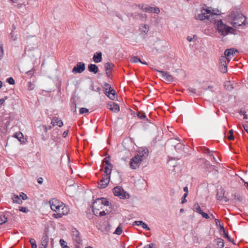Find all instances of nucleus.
I'll use <instances>...</instances> for the list:
<instances>
[{
    "label": "nucleus",
    "mask_w": 248,
    "mask_h": 248,
    "mask_svg": "<svg viewBox=\"0 0 248 248\" xmlns=\"http://www.w3.org/2000/svg\"><path fill=\"white\" fill-rule=\"evenodd\" d=\"M60 243L62 248L67 246L66 242L62 239H60Z\"/></svg>",
    "instance_id": "obj_49"
},
{
    "label": "nucleus",
    "mask_w": 248,
    "mask_h": 248,
    "mask_svg": "<svg viewBox=\"0 0 248 248\" xmlns=\"http://www.w3.org/2000/svg\"><path fill=\"white\" fill-rule=\"evenodd\" d=\"M85 63L82 62H78L72 69V72L75 74L81 73L85 70Z\"/></svg>",
    "instance_id": "obj_10"
},
{
    "label": "nucleus",
    "mask_w": 248,
    "mask_h": 248,
    "mask_svg": "<svg viewBox=\"0 0 248 248\" xmlns=\"http://www.w3.org/2000/svg\"><path fill=\"white\" fill-rule=\"evenodd\" d=\"M12 200L14 202L21 204L22 202V200H21L20 198L16 195H14L13 196Z\"/></svg>",
    "instance_id": "obj_24"
},
{
    "label": "nucleus",
    "mask_w": 248,
    "mask_h": 248,
    "mask_svg": "<svg viewBox=\"0 0 248 248\" xmlns=\"http://www.w3.org/2000/svg\"><path fill=\"white\" fill-rule=\"evenodd\" d=\"M109 202L107 199L105 198H100L96 199L93 203V211L94 212V210H99V208H102L100 206L102 205L105 206H109Z\"/></svg>",
    "instance_id": "obj_4"
},
{
    "label": "nucleus",
    "mask_w": 248,
    "mask_h": 248,
    "mask_svg": "<svg viewBox=\"0 0 248 248\" xmlns=\"http://www.w3.org/2000/svg\"><path fill=\"white\" fill-rule=\"evenodd\" d=\"M224 88L228 91H231L233 87L230 81H226L224 82Z\"/></svg>",
    "instance_id": "obj_23"
},
{
    "label": "nucleus",
    "mask_w": 248,
    "mask_h": 248,
    "mask_svg": "<svg viewBox=\"0 0 248 248\" xmlns=\"http://www.w3.org/2000/svg\"><path fill=\"white\" fill-rule=\"evenodd\" d=\"M135 114L139 119L144 121V123L151 124H153L155 123L153 119L151 118L150 116V119H149L143 111H138Z\"/></svg>",
    "instance_id": "obj_8"
},
{
    "label": "nucleus",
    "mask_w": 248,
    "mask_h": 248,
    "mask_svg": "<svg viewBox=\"0 0 248 248\" xmlns=\"http://www.w3.org/2000/svg\"><path fill=\"white\" fill-rule=\"evenodd\" d=\"M245 130L248 133V125H242Z\"/></svg>",
    "instance_id": "obj_64"
},
{
    "label": "nucleus",
    "mask_w": 248,
    "mask_h": 248,
    "mask_svg": "<svg viewBox=\"0 0 248 248\" xmlns=\"http://www.w3.org/2000/svg\"><path fill=\"white\" fill-rule=\"evenodd\" d=\"M7 96H5L4 97V98H1L0 99V106H1L3 104V103H4V101L6 99H7Z\"/></svg>",
    "instance_id": "obj_59"
},
{
    "label": "nucleus",
    "mask_w": 248,
    "mask_h": 248,
    "mask_svg": "<svg viewBox=\"0 0 248 248\" xmlns=\"http://www.w3.org/2000/svg\"><path fill=\"white\" fill-rule=\"evenodd\" d=\"M63 124L61 120L59 119L58 117H54L51 121L50 124Z\"/></svg>",
    "instance_id": "obj_29"
},
{
    "label": "nucleus",
    "mask_w": 248,
    "mask_h": 248,
    "mask_svg": "<svg viewBox=\"0 0 248 248\" xmlns=\"http://www.w3.org/2000/svg\"><path fill=\"white\" fill-rule=\"evenodd\" d=\"M160 12V10L158 8L155 7L153 8V11L152 13L158 14Z\"/></svg>",
    "instance_id": "obj_58"
},
{
    "label": "nucleus",
    "mask_w": 248,
    "mask_h": 248,
    "mask_svg": "<svg viewBox=\"0 0 248 248\" xmlns=\"http://www.w3.org/2000/svg\"><path fill=\"white\" fill-rule=\"evenodd\" d=\"M105 93L116 94L115 91L111 87H110L108 91H106V92H105Z\"/></svg>",
    "instance_id": "obj_51"
},
{
    "label": "nucleus",
    "mask_w": 248,
    "mask_h": 248,
    "mask_svg": "<svg viewBox=\"0 0 248 248\" xmlns=\"http://www.w3.org/2000/svg\"><path fill=\"white\" fill-rule=\"evenodd\" d=\"M178 142L176 144V145H174V148L176 150H180L182 149L183 147L184 146V145L180 143V141H178Z\"/></svg>",
    "instance_id": "obj_37"
},
{
    "label": "nucleus",
    "mask_w": 248,
    "mask_h": 248,
    "mask_svg": "<svg viewBox=\"0 0 248 248\" xmlns=\"http://www.w3.org/2000/svg\"><path fill=\"white\" fill-rule=\"evenodd\" d=\"M215 242L217 246V248H223L224 247V240L222 239L217 238L215 239Z\"/></svg>",
    "instance_id": "obj_19"
},
{
    "label": "nucleus",
    "mask_w": 248,
    "mask_h": 248,
    "mask_svg": "<svg viewBox=\"0 0 248 248\" xmlns=\"http://www.w3.org/2000/svg\"><path fill=\"white\" fill-rule=\"evenodd\" d=\"M34 89V85L31 82L28 83V89L29 90H32Z\"/></svg>",
    "instance_id": "obj_55"
},
{
    "label": "nucleus",
    "mask_w": 248,
    "mask_h": 248,
    "mask_svg": "<svg viewBox=\"0 0 248 248\" xmlns=\"http://www.w3.org/2000/svg\"><path fill=\"white\" fill-rule=\"evenodd\" d=\"M110 156L109 155L106 157L103 160V163H105L107 165H110Z\"/></svg>",
    "instance_id": "obj_39"
},
{
    "label": "nucleus",
    "mask_w": 248,
    "mask_h": 248,
    "mask_svg": "<svg viewBox=\"0 0 248 248\" xmlns=\"http://www.w3.org/2000/svg\"><path fill=\"white\" fill-rule=\"evenodd\" d=\"M235 202H240L242 201L243 197L239 193H234L232 195Z\"/></svg>",
    "instance_id": "obj_21"
},
{
    "label": "nucleus",
    "mask_w": 248,
    "mask_h": 248,
    "mask_svg": "<svg viewBox=\"0 0 248 248\" xmlns=\"http://www.w3.org/2000/svg\"><path fill=\"white\" fill-rule=\"evenodd\" d=\"M88 70L90 72L94 74H96L98 71V66L94 64H90L88 65Z\"/></svg>",
    "instance_id": "obj_18"
},
{
    "label": "nucleus",
    "mask_w": 248,
    "mask_h": 248,
    "mask_svg": "<svg viewBox=\"0 0 248 248\" xmlns=\"http://www.w3.org/2000/svg\"><path fill=\"white\" fill-rule=\"evenodd\" d=\"M201 214V215L202 216V217L203 218H204L208 219V218H209V217H209V216L207 214H206V213H205L203 212V211H202V213H201V214Z\"/></svg>",
    "instance_id": "obj_52"
},
{
    "label": "nucleus",
    "mask_w": 248,
    "mask_h": 248,
    "mask_svg": "<svg viewBox=\"0 0 248 248\" xmlns=\"http://www.w3.org/2000/svg\"><path fill=\"white\" fill-rule=\"evenodd\" d=\"M106 73L107 77L110 78L111 75V70L106 71Z\"/></svg>",
    "instance_id": "obj_62"
},
{
    "label": "nucleus",
    "mask_w": 248,
    "mask_h": 248,
    "mask_svg": "<svg viewBox=\"0 0 248 248\" xmlns=\"http://www.w3.org/2000/svg\"><path fill=\"white\" fill-rule=\"evenodd\" d=\"M200 149L201 151L206 154H210L211 152H212V151H210L209 148L205 147H201Z\"/></svg>",
    "instance_id": "obj_41"
},
{
    "label": "nucleus",
    "mask_w": 248,
    "mask_h": 248,
    "mask_svg": "<svg viewBox=\"0 0 248 248\" xmlns=\"http://www.w3.org/2000/svg\"><path fill=\"white\" fill-rule=\"evenodd\" d=\"M114 66V64L111 62H107L104 65L105 71L111 70L112 68Z\"/></svg>",
    "instance_id": "obj_25"
},
{
    "label": "nucleus",
    "mask_w": 248,
    "mask_h": 248,
    "mask_svg": "<svg viewBox=\"0 0 248 248\" xmlns=\"http://www.w3.org/2000/svg\"><path fill=\"white\" fill-rule=\"evenodd\" d=\"M143 10L146 12L152 13L153 11V7L151 6H147L145 8H142Z\"/></svg>",
    "instance_id": "obj_40"
},
{
    "label": "nucleus",
    "mask_w": 248,
    "mask_h": 248,
    "mask_svg": "<svg viewBox=\"0 0 248 248\" xmlns=\"http://www.w3.org/2000/svg\"><path fill=\"white\" fill-rule=\"evenodd\" d=\"M7 221V218L5 215H0V225Z\"/></svg>",
    "instance_id": "obj_33"
},
{
    "label": "nucleus",
    "mask_w": 248,
    "mask_h": 248,
    "mask_svg": "<svg viewBox=\"0 0 248 248\" xmlns=\"http://www.w3.org/2000/svg\"><path fill=\"white\" fill-rule=\"evenodd\" d=\"M19 210L20 212H23V213H27L29 212V210L28 208L26 207H21L19 208Z\"/></svg>",
    "instance_id": "obj_46"
},
{
    "label": "nucleus",
    "mask_w": 248,
    "mask_h": 248,
    "mask_svg": "<svg viewBox=\"0 0 248 248\" xmlns=\"http://www.w3.org/2000/svg\"><path fill=\"white\" fill-rule=\"evenodd\" d=\"M227 63L225 57H220L219 70L221 72L226 73L227 72Z\"/></svg>",
    "instance_id": "obj_11"
},
{
    "label": "nucleus",
    "mask_w": 248,
    "mask_h": 248,
    "mask_svg": "<svg viewBox=\"0 0 248 248\" xmlns=\"http://www.w3.org/2000/svg\"><path fill=\"white\" fill-rule=\"evenodd\" d=\"M205 165L206 166L207 168L210 167V166H212V165H211L210 162L209 161H207L206 160L205 162Z\"/></svg>",
    "instance_id": "obj_63"
},
{
    "label": "nucleus",
    "mask_w": 248,
    "mask_h": 248,
    "mask_svg": "<svg viewBox=\"0 0 248 248\" xmlns=\"http://www.w3.org/2000/svg\"><path fill=\"white\" fill-rule=\"evenodd\" d=\"M72 233L73 240L77 243L80 244L82 242V240L79 236L80 233L78 231L76 228H73L72 231Z\"/></svg>",
    "instance_id": "obj_12"
},
{
    "label": "nucleus",
    "mask_w": 248,
    "mask_h": 248,
    "mask_svg": "<svg viewBox=\"0 0 248 248\" xmlns=\"http://www.w3.org/2000/svg\"><path fill=\"white\" fill-rule=\"evenodd\" d=\"M193 208L194 211L197 212L199 214H200L201 213H202V211L201 209L200 205L197 203L194 204Z\"/></svg>",
    "instance_id": "obj_30"
},
{
    "label": "nucleus",
    "mask_w": 248,
    "mask_h": 248,
    "mask_svg": "<svg viewBox=\"0 0 248 248\" xmlns=\"http://www.w3.org/2000/svg\"><path fill=\"white\" fill-rule=\"evenodd\" d=\"M110 181V178H107V177L104 176L102 179H101L98 183V187L99 188H105L108 185Z\"/></svg>",
    "instance_id": "obj_15"
},
{
    "label": "nucleus",
    "mask_w": 248,
    "mask_h": 248,
    "mask_svg": "<svg viewBox=\"0 0 248 248\" xmlns=\"http://www.w3.org/2000/svg\"><path fill=\"white\" fill-rule=\"evenodd\" d=\"M158 73H159L162 77L165 79L168 82H172L173 80V77L169 74L168 73L165 72L164 71L156 70Z\"/></svg>",
    "instance_id": "obj_13"
},
{
    "label": "nucleus",
    "mask_w": 248,
    "mask_h": 248,
    "mask_svg": "<svg viewBox=\"0 0 248 248\" xmlns=\"http://www.w3.org/2000/svg\"><path fill=\"white\" fill-rule=\"evenodd\" d=\"M228 139L230 140H234V136L233 134H230L227 137Z\"/></svg>",
    "instance_id": "obj_61"
},
{
    "label": "nucleus",
    "mask_w": 248,
    "mask_h": 248,
    "mask_svg": "<svg viewBox=\"0 0 248 248\" xmlns=\"http://www.w3.org/2000/svg\"><path fill=\"white\" fill-rule=\"evenodd\" d=\"M111 169H110L108 166H106L104 168V172L106 174L104 176L107 177V178L110 179V175L111 173Z\"/></svg>",
    "instance_id": "obj_20"
},
{
    "label": "nucleus",
    "mask_w": 248,
    "mask_h": 248,
    "mask_svg": "<svg viewBox=\"0 0 248 248\" xmlns=\"http://www.w3.org/2000/svg\"><path fill=\"white\" fill-rule=\"evenodd\" d=\"M7 82L11 84V85H13L15 84V80L14 79V78L12 77H10L9 78H8L6 80Z\"/></svg>",
    "instance_id": "obj_43"
},
{
    "label": "nucleus",
    "mask_w": 248,
    "mask_h": 248,
    "mask_svg": "<svg viewBox=\"0 0 248 248\" xmlns=\"http://www.w3.org/2000/svg\"><path fill=\"white\" fill-rule=\"evenodd\" d=\"M230 16L232 19L231 24L234 27L238 28L240 26H248V23L246 21V17L243 14L235 12H232Z\"/></svg>",
    "instance_id": "obj_1"
},
{
    "label": "nucleus",
    "mask_w": 248,
    "mask_h": 248,
    "mask_svg": "<svg viewBox=\"0 0 248 248\" xmlns=\"http://www.w3.org/2000/svg\"><path fill=\"white\" fill-rule=\"evenodd\" d=\"M176 140L177 141H180V140L178 138H176L175 139H170L168 140V142L169 144H170L172 146H174L175 144H174V141Z\"/></svg>",
    "instance_id": "obj_38"
},
{
    "label": "nucleus",
    "mask_w": 248,
    "mask_h": 248,
    "mask_svg": "<svg viewBox=\"0 0 248 248\" xmlns=\"http://www.w3.org/2000/svg\"><path fill=\"white\" fill-rule=\"evenodd\" d=\"M89 112V110L85 108H82L79 110V113L80 114L86 113Z\"/></svg>",
    "instance_id": "obj_44"
},
{
    "label": "nucleus",
    "mask_w": 248,
    "mask_h": 248,
    "mask_svg": "<svg viewBox=\"0 0 248 248\" xmlns=\"http://www.w3.org/2000/svg\"><path fill=\"white\" fill-rule=\"evenodd\" d=\"M49 204L51 210L56 212H60L61 207L64 205L63 203L54 198L49 201Z\"/></svg>",
    "instance_id": "obj_7"
},
{
    "label": "nucleus",
    "mask_w": 248,
    "mask_h": 248,
    "mask_svg": "<svg viewBox=\"0 0 248 248\" xmlns=\"http://www.w3.org/2000/svg\"><path fill=\"white\" fill-rule=\"evenodd\" d=\"M102 53L101 52H96L95 53L93 56V60L96 63H98L101 62L102 61Z\"/></svg>",
    "instance_id": "obj_17"
},
{
    "label": "nucleus",
    "mask_w": 248,
    "mask_h": 248,
    "mask_svg": "<svg viewBox=\"0 0 248 248\" xmlns=\"http://www.w3.org/2000/svg\"><path fill=\"white\" fill-rule=\"evenodd\" d=\"M223 237H225V238H227L230 242H231L233 244H235V243L233 242L234 239L231 238L227 232H225V233H223Z\"/></svg>",
    "instance_id": "obj_36"
},
{
    "label": "nucleus",
    "mask_w": 248,
    "mask_h": 248,
    "mask_svg": "<svg viewBox=\"0 0 248 248\" xmlns=\"http://www.w3.org/2000/svg\"><path fill=\"white\" fill-rule=\"evenodd\" d=\"M121 224H120L117 227V228L116 229L115 232H113L114 234H117V235H120L122 233L123 230H122V228L121 226Z\"/></svg>",
    "instance_id": "obj_32"
},
{
    "label": "nucleus",
    "mask_w": 248,
    "mask_h": 248,
    "mask_svg": "<svg viewBox=\"0 0 248 248\" xmlns=\"http://www.w3.org/2000/svg\"><path fill=\"white\" fill-rule=\"evenodd\" d=\"M143 222L142 221H135L134 222V225H137V226H141V225L143 224Z\"/></svg>",
    "instance_id": "obj_54"
},
{
    "label": "nucleus",
    "mask_w": 248,
    "mask_h": 248,
    "mask_svg": "<svg viewBox=\"0 0 248 248\" xmlns=\"http://www.w3.org/2000/svg\"><path fill=\"white\" fill-rule=\"evenodd\" d=\"M143 160L142 156H140L139 155H137L131 159L129 162L130 167L133 170L136 169L139 167Z\"/></svg>",
    "instance_id": "obj_6"
},
{
    "label": "nucleus",
    "mask_w": 248,
    "mask_h": 248,
    "mask_svg": "<svg viewBox=\"0 0 248 248\" xmlns=\"http://www.w3.org/2000/svg\"><path fill=\"white\" fill-rule=\"evenodd\" d=\"M113 193L115 196L119 197L122 199H128L130 197L129 194L120 186L114 187L113 188Z\"/></svg>",
    "instance_id": "obj_5"
},
{
    "label": "nucleus",
    "mask_w": 248,
    "mask_h": 248,
    "mask_svg": "<svg viewBox=\"0 0 248 248\" xmlns=\"http://www.w3.org/2000/svg\"><path fill=\"white\" fill-rule=\"evenodd\" d=\"M39 127L40 129L44 130L46 132H47L48 130L52 128V126L50 125H41Z\"/></svg>",
    "instance_id": "obj_31"
},
{
    "label": "nucleus",
    "mask_w": 248,
    "mask_h": 248,
    "mask_svg": "<svg viewBox=\"0 0 248 248\" xmlns=\"http://www.w3.org/2000/svg\"><path fill=\"white\" fill-rule=\"evenodd\" d=\"M30 242L31 246V248H37V246L36 245V241L33 238H31L30 239Z\"/></svg>",
    "instance_id": "obj_34"
},
{
    "label": "nucleus",
    "mask_w": 248,
    "mask_h": 248,
    "mask_svg": "<svg viewBox=\"0 0 248 248\" xmlns=\"http://www.w3.org/2000/svg\"><path fill=\"white\" fill-rule=\"evenodd\" d=\"M201 14H199L197 17V19H199L200 20H203L205 19H208L210 20L211 22H214L216 23V19L218 15L214 12H212L209 9V7L207 8H202L201 10Z\"/></svg>",
    "instance_id": "obj_2"
},
{
    "label": "nucleus",
    "mask_w": 248,
    "mask_h": 248,
    "mask_svg": "<svg viewBox=\"0 0 248 248\" xmlns=\"http://www.w3.org/2000/svg\"><path fill=\"white\" fill-rule=\"evenodd\" d=\"M105 94L111 100H114L115 98V95L116 94H113V93H105Z\"/></svg>",
    "instance_id": "obj_42"
},
{
    "label": "nucleus",
    "mask_w": 248,
    "mask_h": 248,
    "mask_svg": "<svg viewBox=\"0 0 248 248\" xmlns=\"http://www.w3.org/2000/svg\"><path fill=\"white\" fill-rule=\"evenodd\" d=\"M148 150L147 148L143 149L141 152L139 153V155L142 156L144 160L148 155Z\"/></svg>",
    "instance_id": "obj_22"
},
{
    "label": "nucleus",
    "mask_w": 248,
    "mask_h": 248,
    "mask_svg": "<svg viewBox=\"0 0 248 248\" xmlns=\"http://www.w3.org/2000/svg\"><path fill=\"white\" fill-rule=\"evenodd\" d=\"M217 28L221 35L225 36L232 30V28L230 27L227 26L224 24L221 20H219L217 23Z\"/></svg>",
    "instance_id": "obj_3"
},
{
    "label": "nucleus",
    "mask_w": 248,
    "mask_h": 248,
    "mask_svg": "<svg viewBox=\"0 0 248 248\" xmlns=\"http://www.w3.org/2000/svg\"><path fill=\"white\" fill-rule=\"evenodd\" d=\"M224 197V193L221 194V195H219L218 192H217V200L221 201L223 200V198Z\"/></svg>",
    "instance_id": "obj_48"
},
{
    "label": "nucleus",
    "mask_w": 248,
    "mask_h": 248,
    "mask_svg": "<svg viewBox=\"0 0 248 248\" xmlns=\"http://www.w3.org/2000/svg\"><path fill=\"white\" fill-rule=\"evenodd\" d=\"M48 241H49L48 236L46 232H44L43 236L42 237V239H41V244L40 246L42 247L43 248L45 247V248H47Z\"/></svg>",
    "instance_id": "obj_16"
},
{
    "label": "nucleus",
    "mask_w": 248,
    "mask_h": 248,
    "mask_svg": "<svg viewBox=\"0 0 248 248\" xmlns=\"http://www.w3.org/2000/svg\"><path fill=\"white\" fill-rule=\"evenodd\" d=\"M111 87V86L109 85V84L107 82L104 83V88L105 90V92L106 91H108L109 88Z\"/></svg>",
    "instance_id": "obj_47"
},
{
    "label": "nucleus",
    "mask_w": 248,
    "mask_h": 248,
    "mask_svg": "<svg viewBox=\"0 0 248 248\" xmlns=\"http://www.w3.org/2000/svg\"><path fill=\"white\" fill-rule=\"evenodd\" d=\"M3 54V48L1 44L0 43V59L1 58Z\"/></svg>",
    "instance_id": "obj_57"
},
{
    "label": "nucleus",
    "mask_w": 248,
    "mask_h": 248,
    "mask_svg": "<svg viewBox=\"0 0 248 248\" xmlns=\"http://www.w3.org/2000/svg\"><path fill=\"white\" fill-rule=\"evenodd\" d=\"M144 248H155V245L153 243H150L145 246Z\"/></svg>",
    "instance_id": "obj_50"
},
{
    "label": "nucleus",
    "mask_w": 248,
    "mask_h": 248,
    "mask_svg": "<svg viewBox=\"0 0 248 248\" xmlns=\"http://www.w3.org/2000/svg\"><path fill=\"white\" fill-rule=\"evenodd\" d=\"M219 232H223V233L226 232L224 226L223 225L220 226Z\"/></svg>",
    "instance_id": "obj_60"
},
{
    "label": "nucleus",
    "mask_w": 248,
    "mask_h": 248,
    "mask_svg": "<svg viewBox=\"0 0 248 248\" xmlns=\"http://www.w3.org/2000/svg\"><path fill=\"white\" fill-rule=\"evenodd\" d=\"M35 72V70L33 69H32L28 72H26V74L28 75V76H30V77H31L32 75H33L34 73Z\"/></svg>",
    "instance_id": "obj_45"
},
{
    "label": "nucleus",
    "mask_w": 248,
    "mask_h": 248,
    "mask_svg": "<svg viewBox=\"0 0 248 248\" xmlns=\"http://www.w3.org/2000/svg\"><path fill=\"white\" fill-rule=\"evenodd\" d=\"M141 226L143 229L147 231H149L150 230V228L149 227V226L144 222L143 224L141 225Z\"/></svg>",
    "instance_id": "obj_53"
},
{
    "label": "nucleus",
    "mask_w": 248,
    "mask_h": 248,
    "mask_svg": "<svg viewBox=\"0 0 248 248\" xmlns=\"http://www.w3.org/2000/svg\"><path fill=\"white\" fill-rule=\"evenodd\" d=\"M140 30L142 32L146 34L148 32L149 28L147 25H144V26L142 25L140 26Z\"/></svg>",
    "instance_id": "obj_28"
},
{
    "label": "nucleus",
    "mask_w": 248,
    "mask_h": 248,
    "mask_svg": "<svg viewBox=\"0 0 248 248\" xmlns=\"http://www.w3.org/2000/svg\"><path fill=\"white\" fill-rule=\"evenodd\" d=\"M131 62H132L136 63L138 62H141L140 59L137 56L132 57L131 58Z\"/></svg>",
    "instance_id": "obj_35"
},
{
    "label": "nucleus",
    "mask_w": 248,
    "mask_h": 248,
    "mask_svg": "<svg viewBox=\"0 0 248 248\" xmlns=\"http://www.w3.org/2000/svg\"><path fill=\"white\" fill-rule=\"evenodd\" d=\"M107 107L109 110L114 112H118L120 110L119 106L116 103L110 102L107 104Z\"/></svg>",
    "instance_id": "obj_14"
},
{
    "label": "nucleus",
    "mask_w": 248,
    "mask_h": 248,
    "mask_svg": "<svg viewBox=\"0 0 248 248\" xmlns=\"http://www.w3.org/2000/svg\"><path fill=\"white\" fill-rule=\"evenodd\" d=\"M20 196L21 197L22 199L23 200H25L28 199V196L26 194L24 193H21V194L20 195Z\"/></svg>",
    "instance_id": "obj_56"
},
{
    "label": "nucleus",
    "mask_w": 248,
    "mask_h": 248,
    "mask_svg": "<svg viewBox=\"0 0 248 248\" xmlns=\"http://www.w3.org/2000/svg\"><path fill=\"white\" fill-rule=\"evenodd\" d=\"M68 214V212H64L62 211V212H58V213L53 214V217L56 218H61L62 217L63 215H66Z\"/></svg>",
    "instance_id": "obj_27"
},
{
    "label": "nucleus",
    "mask_w": 248,
    "mask_h": 248,
    "mask_svg": "<svg viewBox=\"0 0 248 248\" xmlns=\"http://www.w3.org/2000/svg\"><path fill=\"white\" fill-rule=\"evenodd\" d=\"M236 52H238V50L233 48L227 49L224 52L225 56H221V57H225V60H227L228 63H229L232 57L234 56V54Z\"/></svg>",
    "instance_id": "obj_9"
},
{
    "label": "nucleus",
    "mask_w": 248,
    "mask_h": 248,
    "mask_svg": "<svg viewBox=\"0 0 248 248\" xmlns=\"http://www.w3.org/2000/svg\"><path fill=\"white\" fill-rule=\"evenodd\" d=\"M13 137L16 138L19 141L21 142V140L23 138V135L21 132H16L14 134Z\"/></svg>",
    "instance_id": "obj_26"
}]
</instances>
